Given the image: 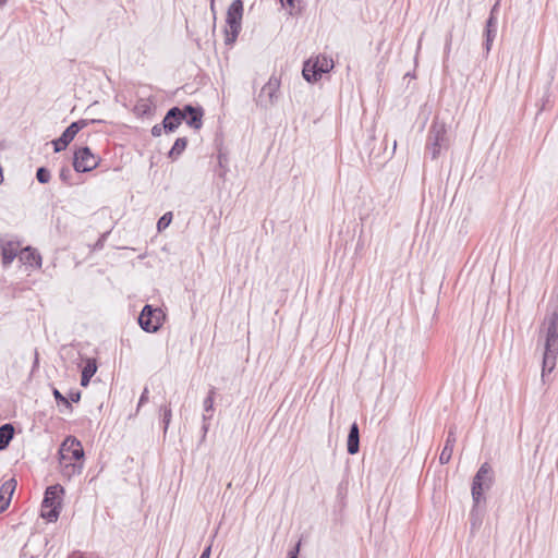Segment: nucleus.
<instances>
[{
  "instance_id": "22",
  "label": "nucleus",
  "mask_w": 558,
  "mask_h": 558,
  "mask_svg": "<svg viewBox=\"0 0 558 558\" xmlns=\"http://www.w3.org/2000/svg\"><path fill=\"white\" fill-rule=\"evenodd\" d=\"M133 112L138 118L148 117L153 114L154 107L148 99H140L134 106Z\"/></svg>"
},
{
  "instance_id": "27",
  "label": "nucleus",
  "mask_w": 558,
  "mask_h": 558,
  "mask_svg": "<svg viewBox=\"0 0 558 558\" xmlns=\"http://www.w3.org/2000/svg\"><path fill=\"white\" fill-rule=\"evenodd\" d=\"M217 158H218V167H219L218 175H219V178L225 179L226 173L229 170L228 169V162H229L228 155H227V153H225L220 149L218 151Z\"/></svg>"
},
{
  "instance_id": "25",
  "label": "nucleus",
  "mask_w": 558,
  "mask_h": 558,
  "mask_svg": "<svg viewBox=\"0 0 558 558\" xmlns=\"http://www.w3.org/2000/svg\"><path fill=\"white\" fill-rule=\"evenodd\" d=\"M19 246H0L1 255H2V264L4 267H8L15 257H19Z\"/></svg>"
},
{
  "instance_id": "11",
  "label": "nucleus",
  "mask_w": 558,
  "mask_h": 558,
  "mask_svg": "<svg viewBox=\"0 0 558 558\" xmlns=\"http://www.w3.org/2000/svg\"><path fill=\"white\" fill-rule=\"evenodd\" d=\"M497 8H498V2L495 3V5L492 8L489 16L486 21L485 29H484V37H485L484 48L487 53L490 51L494 39L497 35V26H498V21H497V16H496Z\"/></svg>"
},
{
  "instance_id": "37",
  "label": "nucleus",
  "mask_w": 558,
  "mask_h": 558,
  "mask_svg": "<svg viewBox=\"0 0 558 558\" xmlns=\"http://www.w3.org/2000/svg\"><path fill=\"white\" fill-rule=\"evenodd\" d=\"M163 131V128H162V122L160 124H156L151 128V135L154 137H158L162 134Z\"/></svg>"
},
{
  "instance_id": "40",
  "label": "nucleus",
  "mask_w": 558,
  "mask_h": 558,
  "mask_svg": "<svg viewBox=\"0 0 558 558\" xmlns=\"http://www.w3.org/2000/svg\"><path fill=\"white\" fill-rule=\"evenodd\" d=\"M396 148H397V140H393V141H392V150H391V155H393V154H395Z\"/></svg>"
},
{
  "instance_id": "5",
  "label": "nucleus",
  "mask_w": 558,
  "mask_h": 558,
  "mask_svg": "<svg viewBox=\"0 0 558 558\" xmlns=\"http://www.w3.org/2000/svg\"><path fill=\"white\" fill-rule=\"evenodd\" d=\"M243 16V2L234 0L227 11V27L225 29V44L231 46L235 43L241 31V21Z\"/></svg>"
},
{
  "instance_id": "30",
  "label": "nucleus",
  "mask_w": 558,
  "mask_h": 558,
  "mask_svg": "<svg viewBox=\"0 0 558 558\" xmlns=\"http://www.w3.org/2000/svg\"><path fill=\"white\" fill-rule=\"evenodd\" d=\"M50 171L46 167H39L36 171V179L39 183H48L50 180Z\"/></svg>"
},
{
  "instance_id": "15",
  "label": "nucleus",
  "mask_w": 558,
  "mask_h": 558,
  "mask_svg": "<svg viewBox=\"0 0 558 558\" xmlns=\"http://www.w3.org/2000/svg\"><path fill=\"white\" fill-rule=\"evenodd\" d=\"M457 442V427L454 425L450 426L447 432V437L445 441V446L439 456L440 464H447L451 460L453 449Z\"/></svg>"
},
{
  "instance_id": "47",
  "label": "nucleus",
  "mask_w": 558,
  "mask_h": 558,
  "mask_svg": "<svg viewBox=\"0 0 558 558\" xmlns=\"http://www.w3.org/2000/svg\"><path fill=\"white\" fill-rule=\"evenodd\" d=\"M28 544H29V542H28L27 544H25V546H24V550L28 547Z\"/></svg>"
},
{
  "instance_id": "10",
  "label": "nucleus",
  "mask_w": 558,
  "mask_h": 558,
  "mask_svg": "<svg viewBox=\"0 0 558 558\" xmlns=\"http://www.w3.org/2000/svg\"><path fill=\"white\" fill-rule=\"evenodd\" d=\"M99 159L87 146L80 147L73 157V167L76 172H88L98 166Z\"/></svg>"
},
{
  "instance_id": "7",
  "label": "nucleus",
  "mask_w": 558,
  "mask_h": 558,
  "mask_svg": "<svg viewBox=\"0 0 558 558\" xmlns=\"http://www.w3.org/2000/svg\"><path fill=\"white\" fill-rule=\"evenodd\" d=\"M165 317L161 308L146 304L138 315V325L144 331L153 333L161 328Z\"/></svg>"
},
{
  "instance_id": "34",
  "label": "nucleus",
  "mask_w": 558,
  "mask_h": 558,
  "mask_svg": "<svg viewBox=\"0 0 558 558\" xmlns=\"http://www.w3.org/2000/svg\"><path fill=\"white\" fill-rule=\"evenodd\" d=\"M148 395H149V390L147 387L144 388L141 397H140V400H138V403H137V409H136V412H138V410L141 409V407H143L145 403L148 402Z\"/></svg>"
},
{
  "instance_id": "32",
  "label": "nucleus",
  "mask_w": 558,
  "mask_h": 558,
  "mask_svg": "<svg viewBox=\"0 0 558 558\" xmlns=\"http://www.w3.org/2000/svg\"><path fill=\"white\" fill-rule=\"evenodd\" d=\"M60 180L68 185H71L72 171L69 167H62L59 173Z\"/></svg>"
},
{
  "instance_id": "23",
  "label": "nucleus",
  "mask_w": 558,
  "mask_h": 558,
  "mask_svg": "<svg viewBox=\"0 0 558 558\" xmlns=\"http://www.w3.org/2000/svg\"><path fill=\"white\" fill-rule=\"evenodd\" d=\"M159 417L162 424L163 434L166 435L172 418V410L170 403L161 404L159 407Z\"/></svg>"
},
{
  "instance_id": "38",
  "label": "nucleus",
  "mask_w": 558,
  "mask_h": 558,
  "mask_svg": "<svg viewBox=\"0 0 558 558\" xmlns=\"http://www.w3.org/2000/svg\"><path fill=\"white\" fill-rule=\"evenodd\" d=\"M210 554H211V546L209 545L204 548V550L202 551V554L198 558H209Z\"/></svg>"
},
{
  "instance_id": "46",
  "label": "nucleus",
  "mask_w": 558,
  "mask_h": 558,
  "mask_svg": "<svg viewBox=\"0 0 558 558\" xmlns=\"http://www.w3.org/2000/svg\"><path fill=\"white\" fill-rule=\"evenodd\" d=\"M102 246H96V245H93V251L96 250V248H101Z\"/></svg>"
},
{
  "instance_id": "21",
  "label": "nucleus",
  "mask_w": 558,
  "mask_h": 558,
  "mask_svg": "<svg viewBox=\"0 0 558 558\" xmlns=\"http://www.w3.org/2000/svg\"><path fill=\"white\" fill-rule=\"evenodd\" d=\"M14 437V427L12 424L7 423L0 426V451L9 447Z\"/></svg>"
},
{
  "instance_id": "42",
  "label": "nucleus",
  "mask_w": 558,
  "mask_h": 558,
  "mask_svg": "<svg viewBox=\"0 0 558 558\" xmlns=\"http://www.w3.org/2000/svg\"><path fill=\"white\" fill-rule=\"evenodd\" d=\"M118 248H132L133 251H135V247H133V246H126V245L118 246Z\"/></svg>"
},
{
  "instance_id": "48",
  "label": "nucleus",
  "mask_w": 558,
  "mask_h": 558,
  "mask_svg": "<svg viewBox=\"0 0 558 558\" xmlns=\"http://www.w3.org/2000/svg\"><path fill=\"white\" fill-rule=\"evenodd\" d=\"M280 1H281L282 5H284V0H280Z\"/></svg>"
},
{
  "instance_id": "19",
  "label": "nucleus",
  "mask_w": 558,
  "mask_h": 558,
  "mask_svg": "<svg viewBox=\"0 0 558 558\" xmlns=\"http://www.w3.org/2000/svg\"><path fill=\"white\" fill-rule=\"evenodd\" d=\"M88 123L89 122L87 120L83 119L72 122L61 134V137L65 141V144H70L74 140L75 135L82 129L86 128Z\"/></svg>"
},
{
  "instance_id": "45",
  "label": "nucleus",
  "mask_w": 558,
  "mask_h": 558,
  "mask_svg": "<svg viewBox=\"0 0 558 558\" xmlns=\"http://www.w3.org/2000/svg\"><path fill=\"white\" fill-rule=\"evenodd\" d=\"M8 0H0V5H4Z\"/></svg>"
},
{
  "instance_id": "20",
  "label": "nucleus",
  "mask_w": 558,
  "mask_h": 558,
  "mask_svg": "<svg viewBox=\"0 0 558 558\" xmlns=\"http://www.w3.org/2000/svg\"><path fill=\"white\" fill-rule=\"evenodd\" d=\"M97 372V363L95 359H86L85 365L82 368L81 374V386L87 387L90 383L92 377Z\"/></svg>"
},
{
  "instance_id": "1",
  "label": "nucleus",
  "mask_w": 558,
  "mask_h": 558,
  "mask_svg": "<svg viewBox=\"0 0 558 558\" xmlns=\"http://www.w3.org/2000/svg\"><path fill=\"white\" fill-rule=\"evenodd\" d=\"M494 484V472L488 462H484L477 472L475 473L472 487L471 495L473 507L470 511V525L472 532L476 531L482 524V509L481 504L486 501V497L484 493Z\"/></svg>"
},
{
  "instance_id": "12",
  "label": "nucleus",
  "mask_w": 558,
  "mask_h": 558,
  "mask_svg": "<svg viewBox=\"0 0 558 558\" xmlns=\"http://www.w3.org/2000/svg\"><path fill=\"white\" fill-rule=\"evenodd\" d=\"M180 107L170 108L162 120L165 133H173L184 121L185 116L181 112Z\"/></svg>"
},
{
  "instance_id": "4",
  "label": "nucleus",
  "mask_w": 558,
  "mask_h": 558,
  "mask_svg": "<svg viewBox=\"0 0 558 558\" xmlns=\"http://www.w3.org/2000/svg\"><path fill=\"white\" fill-rule=\"evenodd\" d=\"M449 148V138L447 135L446 124L438 120H435L428 131L426 142V155L430 159H437L444 150Z\"/></svg>"
},
{
  "instance_id": "8",
  "label": "nucleus",
  "mask_w": 558,
  "mask_h": 558,
  "mask_svg": "<svg viewBox=\"0 0 558 558\" xmlns=\"http://www.w3.org/2000/svg\"><path fill=\"white\" fill-rule=\"evenodd\" d=\"M279 89L280 78L271 75L257 95L256 105L264 109L272 107L279 98Z\"/></svg>"
},
{
  "instance_id": "33",
  "label": "nucleus",
  "mask_w": 558,
  "mask_h": 558,
  "mask_svg": "<svg viewBox=\"0 0 558 558\" xmlns=\"http://www.w3.org/2000/svg\"><path fill=\"white\" fill-rule=\"evenodd\" d=\"M54 153H60L64 150L69 144H65V141L60 136L57 140L52 141Z\"/></svg>"
},
{
  "instance_id": "36",
  "label": "nucleus",
  "mask_w": 558,
  "mask_h": 558,
  "mask_svg": "<svg viewBox=\"0 0 558 558\" xmlns=\"http://www.w3.org/2000/svg\"><path fill=\"white\" fill-rule=\"evenodd\" d=\"M301 548V541H299L292 549L289 550L287 558H299V553Z\"/></svg>"
},
{
  "instance_id": "29",
  "label": "nucleus",
  "mask_w": 558,
  "mask_h": 558,
  "mask_svg": "<svg viewBox=\"0 0 558 558\" xmlns=\"http://www.w3.org/2000/svg\"><path fill=\"white\" fill-rule=\"evenodd\" d=\"M172 218H173V214H172L171 211H168V213L163 214V215L159 218V220H158V222H157V229H158V231H162V230H165L166 228H168V227H169V225H170V223H171V221H172Z\"/></svg>"
},
{
  "instance_id": "14",
  "label": "nucleus",
  "mask_w": 558,
  "mask_h": 558,
  "mask_svg": "<svg viewBox=\"0 0 558 558\" xmlns=\"http://www.w3.org/2000/svg\"><path fill=\"white\" fill-rule=\"evenodd\" d=\"M181 112L185 116L184 121L186 124L195 130H199L203 125L202 119L204 111L202 107H194L192 105H185L181 108Z\"/></svg>"
},
{
  "instance_id": "44",
  "label": "nucleus",
  "mask_w": 558,
  "mask_h": 558,
  "mask_svg": "<svg viewBox=\"0 0 558 558\" xmlns=\"http://www.w3.org/2000/svg\"><path fill=\"white\" fill-rule=\"evenodd\" d=\"M2 180H3L2 168L0 167V183L2 182Z\"/></svg>"
},
{
  "instance_id": "39",
  "label": "nucleus",
  "mask_w": 558,
  "mask_h": 558,
  "mask_svg": "<svg viewBox=\"0 0 558 558\" xmlns=\"http://www.w3.org/2000/svg\"><path fill=\"white\" fill-rule=\"evenodd\" d=\"M284 5H288L291 9H293L294 8V0H284Z\"/></svg>"
},
{
  "instance_id": "2",
  "label": "nucleus",
  "mask_w": 558,
  "mask_h": 558,
  "mask_svg": "<svg viewBox=\"0 0 558 558\" xmlns=\"http://www.w3.org/2000/svg\"><path fill=\"white\" fill-rule=\"evenodd\" d=\"M546 339L542 362V379L545 381L547 374H550L556 366L558 354V312L554 311L545 317Z\"/></svg>"
},
{
  "instance_id": "6",
  "label": "nucleus",
  "mask_w": 558,
  "mask_h": 558,
  "mask_svg": "<svg viewBox=\"0 0 558 558\" xmlns=\"http://www.w3.org/2000/svg\"><path fill=\"white\" fill-rule=\"evenodd\" d=\"M333 69V60L325 54H319L304 62L302 74L308 83H315L324 73Z\"/></svg>"
},
{
  "instance_id": "28",
  "label": "nucleus",
  "mask_w": 558,
  "mask_h": 558,
  "mask_svg": "<svg viewBox=\"0 0 558 558\" xmlns=\"http://www.w3.org/2000/svg\"><path fill=\"white\" fill-rule=\"evenodd\" d=\"M52 395L54 397L56 402L60 405L62 404L69 411H72V404L66 397H64L57 388H52Z\"/></svg>"
},
{
  "instance_id": "35",
  "label": "nucleus",
  "mask_w": 558,
  "mask_h": 558,
  "mask_svg": "<svg viewBox=\"0 0 558 558\" xmlns=\"http://www.w3.org/2000/svg\"><path fill=\"white\" fill-rule=\"evenodd\" d=\"M82 392L80 390H71L69 393V401L77 403L81 400Z\"/></svg>"
},
{
  "instance_id": "3",
  "label": "nucleus",
  "mask_w": 558,
  "mask_h": 558,
  "mask_svg": "<svg viewBox=\"0 0 558 558\" xmlns=\"http://www.w3.org/2000/svg\"><path fill=\"white\" fill-rule=\"evenodd\" d=\"M64 488L60 484L50 485L46 488L41 501V517L48 522H56L62 508V496Z\"/></svg>"
},
{
  "instance_id": "17",
  "label": "nucleus",
  "mask_w": 558,
  "mask_h": 558,
  "mask_svg": "<svg viewBox=\"0 0 558 558\" xmlns=\"http://www.w3.org/2000/svg\"><path fill=\"white\" fill-rule=\"evenodd\" d=\"M15 487L16 481L14 478L5 481L0 487V513L9 507Z\"/></svg>"
},
{
  "instance_id": "43",
  "label": "nucleus",
  "mask_w": 558,
  "mask_h": 558,
  "mask_svg": "<svg viewBox=\"0 0 558 558\" xmlns=\"http://www.w3.org/2000/svg\"><path fill=\"white\" fill-rule=\"evenodd\" d=\"M90 122H92V123H101L102 121H101V120L93 119Z\"/></svg>"
},
{
  "instance_id": "26",
  "label": "nucleus",
  "mask_w": 558,
  "mask_h": 558,
  "mask_svg": "<svg viewBox=\"0 0 558 558\" xmlns=\"http://www.w3.org/2000/svg\"><path fill=\"white\" fill-rule=\"evenodd\" d=\"M186 145H187L186 137L177 138L168 154V157L171 159H177L185 150Z\"/></svg>"
},
{
  "instance_id": "16",
  "label": "nucleus",
  "mask_w": 558,
  "mask_h": 558,
  "mask_svg": "<svg viewBox=\"0 0 558 558\" xmlns=\"http://www.w3.org/2000/svg\"><path fill=\"white\" fill-rule=\"evenodd\" d=\"M19 260L26 266L34 268L41 266V255L34 246H21Z\"/></svg>"
},
{
  "instance_id": "13",
  "label": "nucleus",
  "mask_w": 558,
  "mask_h": 558,
  "mask_svg": "<svg viewBox=\"0 0 558 558\" xmlns=\"http://www.w3.org/2000/svg\"><path fill=\"white\" fill-rule=\"evenodd\" d=\"M215 396H216V388L210 387L207 397L204 399L203 407H204V414H203V425H202V440L205 439L206 434L209 429V421L213 417L214 413V402H215Z\"/></svg>"
},
{
  "instance_id": "31",
  "label": "nucleus",
  "mask_w": 558,
  "mask_h": 558,
  "mask_svg": "<svg viewBox=\"0 0 558 558\" xmlns=\"http://www.w3.org/2000/svg\"><path fill=\"white\" fill-rule=\"evenodd\" d=\"M550 105V93H549V84L545 86L544 94L542 97V105L539 107V112L546 110Z\"/></svg>"
},
{
  "instance_id": "9",
  "label": "nucleus",
  "mask_w": 558,
  "mask_h": 558,
  "mask_svg": "<svg viewBox=\"0 0 558 558\" xmlns=\"http://www.w3.org/2000/svg\"><path fill=\"white\" fill-rule=\"evenodd\" d=\"M59 456L60 463H65V461H83L84 449L82 444L75 437L69 436L62 442Z\"/></svg>"
},
{
  "instance_id": "18",
  "label": "nucleus",
  "mask_w": 558,
  "mask_h": 558,
  "mask_svg": "<svg viewBox=\"0 0 558 558\" xmlns=\"http://www.w3.org/2000/svg\"><path fill=\"white\" fill-rule=\"evenodd\" d=\"M360 450V428L356 422H353L350 426L348 439H347V451L349 454H356Z\"/></svg>"
},
{
  "instance_id": "41",
  "label": "nucleus",
  "mask_w": 558,
  "mask_h": 558,
  "mask_svg": "<svg viewBox=\"0 0 558 558\" xmlns=\"http://www.w3.org/2000/svg\"><path fill=\"white\" fill-rule=\"evenodd\" d=\"M0 244H8V245H11V244H20V242L14 243L13 241H7V242H1V241H0Z\"/></svg>"
},
{
  "instance_id": "24",
  "label": "nucleus",
  "mask_w": 558,
  "mask_h": 558,
  "mask_svg": "<svg viewBox=\"0 0 558 558\" xmlns=\"http://www.w3.org/2000/svg\"><path fill=\"white\" fill-rule=\"evenodd\" d=\"M60 465L63 474L69 477L80 474L83 470V461H65V463H60Z\"/></svg>"
}]
</instances>
